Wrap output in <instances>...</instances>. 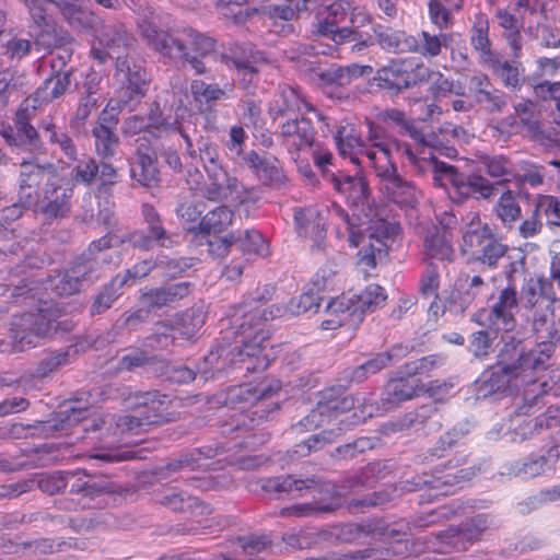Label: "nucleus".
<instances>
[{"mask_svg": "<svg viewBox=\"0 0 560 560\" xmlns=\"http://www.w3.org/2000/svg\"><path fill=\"white\" fill-rule=\"evenodd\" d=\"M142 213L147 229L135 231L128 235V241L132 246L142 250H150L154 247H172L173 238L164 228L156 210L150 205H144Z\"/></svg>", "mask_w": 560, "mask_h": 560, "instance_id": "1a4fd4ad", "label": "nucleus"}, {"mask_svg": "<svg viewBox=\"0 0 560 560\" xmlns=\"http://www.w3.org/2000/svg\"><path fill=\"white\" fill-rule=\"evenodd\" d=\"M375 174L381 179L383 189L390 200L405 206L416 201L415 186L398 174L396 165L385 167Z\"/></svg>", "mask_w": 560, "mask_h": 560, "instance_id": "f3484780", "label": "nucleus"}, {"mask_svg": "<svg viewBox=\"0 0 560 560\" xmlns=\"http://www.w3.org/2000/svg\"><path fill=\"white\" fill-rule=\"evenodd\" d=\"M500 341L497 362L483 374L479 386L485 397L536 385L535 374L548 364L549 346L527 348L523 339L511 335L502 336Z\"/></svg>", "mask_w": 560, "mask_h": 560, "instance_id": "f257e3e1", "label": "nucleus"}, {"mask_svg": "<svg viewBox=\"0 0 560 560\" xmlns=\"http://www.w3.org/2000/svg\"><path fill=\"white\" fill-rule=\"evenodd\" d=\"M517 308V291L514 284L501 289L491 307H481L471 315V322L481 327L469 336L468 352L485 361L493 352L498 331H512L516 325L513 310Z\"/></svg>", "mask_w": 560, "mask_h": 560, "instance_id": "f03ea898", "label": "nucleus"}, {"mask_svg": "<svg viewBox=\"0 0 560 560\" xmlns=\"http://www.w3.org/2000/svg\"><path fill=\"white\" fill-rule=\"evenodd\" d=\"M130 175L141 186L154 187L160 180L156 159L148 149L138 148L130 162Z\"/></svg>", "mask_w": 560, "mask_h": 560, "instance_id": "4be33fe9", "label": "nucleus"}, {"mask_svg": "<svg viewBox=\"0 0 560 560\" xmlns=\"http://www.w3.org/2000/svg\"><path fill=\"white\" fill-rule=\"evenodd\" d=\"M424 254L431 259L452 261L454 249L450 236L445 232L428 235L424 240Z\"/></svg>", "mask_w": 560, "mask_h": 560, "instance_id": "8fccbe9b", "label": "nucleus"}, {"mask_svg": "<svg viewBox=\"0 0 560 560\" xmlns=\"http://www.w3.org/2000/svg\"><path fill=\"white\" fill-rule=\"evenodd\" d=\"M372 82L389 95H398L408 90V80L406 79L405 63L401 61H390L389 65L376 71Z\"/></svg>", "mask_w": 560, "mask_h": 560, "instance_id": "aec40b11", "label": "nucleus"}, {"mask_svg": "<svg viewBox=\"0 0 560 560\" xmlns=\"http://www.w3.org/2000/svg\"><path fill=\"white\" fill-rule=\"evenodd\" d=\"M518 198V192L506 189L493 206V213L505 229H513L523 217Z\"/></svg>", "mask_w": 560, "mask_h": 560, "instance_id": "c756f323", "label": "nucleus"}, {"mask_svg": "<svg viewBox=\"0 0 560 560\" xmlns=\"http://www.w3.org/2000/svg\"><path fill=\"white\" fill-rule=\"evenodd\" d=\"M46 174H56L54 164L40 165L31 161L22 162L20 165L19 195L30 194V200L32 201Z\"/></svg>", "mask_w": 560, "mask_h": 560, "instance_id": "b1692460", "label": "nucleus"}, {"mask_svg": "<svg viewBox=\"0 0 560 560\" xmlns=\"http://www.w3.org/2000/svg\"><path fill=\"white\" fill-rule=\"evenodd\" d=\"M69 0L66 4H62L61 14L68 21V23L79 30H92L94 33L97 27L102 24V19L95 15L91 11L83 10L80 7L74 5Z\"/></svg>", "mask_w": 560, "mask_h": 560, "instance_id": "49530a36", "label": "nucleus"}, {"mask_svg": "<svg viewBox=\"0 0 560 560\" xmlns=\"http://www.w3.org/2000/svg\"><path fill=\"white\" fill-rule=\"evenodd\" d=\"M429 549L438 553L460 552L468 549L459 526H448L435 534L430 540Z\"/></svg>", "mask_w": 560, "mask_h": 560, "instance_id": "72a5a7b5", "label": "nucleus"}, {"mask_svg": "<svg viewBox=\"0 0 560 560\" xmlns=\"http://www.w3.org/2000/svg\"><path fill=\"white\" fill-rule=\"evenodd\" d=\"M319 401L332 421H337L339 416L353 409L359 399L353 395H345L343 388L337 386L322 390Z\"/></svg>", "mask_w": 560, "mask_h": 560, "instance_id": "c85d7f7f", "label": "nucleus"}, {"mask_svg": "<svg viewBox=\"0 0 560 560\" xmlns=\"http://www.w3.org/2000/svg\"><path fill=\"white\" fill-rule=\"evenodd\" d=\"M98 262L95 258L79 257L69 268L58 271L49 278L50 289L59 296L79 293L84 284L97 279Z\"/></svg>", "mask_w": 560, "mask_h": 560, "instance_id": "423d86ee", "label": "nucleus"}, {"mask_svg": "<svg viewBox=\"0 0 560 560\" xmlns=\"http://www.w3.org/2000/svg\"><path fill=\"white\" fill-rule=\"evenodd\" d=\"M326 311L330 317L322 322V327L327 330L348 325L349 317L354 314L343 298L329 302Z\"/></svg>", "mask_w": 560, "mask_h": 560, "instance_id": "3c124183", "label": "nucleus"}, {"mask_svg": "<svg viewBox=\"0 0 560 560\" xmlns=\"http://www.w3.org/2000/svg\"><path fill=\"white\" fill-rule=\"evenodd\" d=\"M557 301V291L552 282L547 278L530 277L523 284L517 303L521 302L525 308L534 310L548 304H555Z\"/></svg>", "mask_w": 560, "mask_h": 560, "instance_id": "dca6fc26", "label": "nucleus"}, {"mask_svg": "<svg viewBox=\"0 0 560 560\" xmlns=\"http://www.w3.org/2000/svg\"><path fill=\"white\" fill-rule=\"evenodd\" d=\"M232 54L231 61L242 75L241 83L246 88V84L252 82V79L258 72L256 67L257 52L250 46L235 45Z\"/></svg>", "mask_w": 560, "mask_h": 560, "instance_id": "4c0bfd02", "label": "nucleus"}, {"mask_svg": "<svg viewBox=\"0 0 560 560\" xmlns=\"http://www.w3.org/2000/svg\"><path fill=\"white\" fill-rule=\"evenodd\" d=\"M327 182L332 185L335 190L346 196L354 205L363 202L368 198V183L360 176H350L342 172L328 173Z\"/></svg>", "mask_w": 560, "mask_h": 560, "instance_id": "393cba45", "label": "nucleus"}, {"mask_svg": "<svg viewBox=\"0 0 560 560\" xmlns=\"http://www.w3.org/2000/svg\"><path fill=\"white\" fill-rule=\"evenodd\" d=\"M205 315L200 310H188L177 322V331L185 339H191L203 326Z\"/></svg>", "mask_w": 560, "mask_h": 560, "instance_id": "e2e57ef3", "label": "nucleus"}, {"mask_svg": "<svg viewBox=\"0 0 560 560\" xmlns=\"http://www.w3.org/2000/svg\"><path fill=\"white\" fill-rule=\"evenodd\" d=\"M475 102L490 114L501 113L508 105V95L492 86L488 91L479 93Z\"/></svg>", "mask_w": 560, "mask_h": 560, "instance_id": "774afa93", "label": "nucleus"}, {"mask_svg": "<svg viewBox=\"0 0 560 560\" xmlns=\"http://www.w3.org/2000/svg\"><path fill=\"white\" fill-rule=\"evenodd\" d=\"M207 178L196 168L188 171L186 184L196 195L214 202H231L236 197L238 179L223 167H214Z\"/></svg>", "mask_w": 560, "mask_h": 560, "instance_id": "39448f33", "label": "nucleus"}, {"mask_svg": "<svg viewBox=\"0 0 560 560\" xmlns=\"http://www.w3.org/2000/svg\"><path fill=\"white\" fill-rule=\"evenodd\" d=\"M329 486L330 483L320 477L295 479L292 476H287L269 480L268 485L262 487V490H311L313 488L327 490Z\"/></svg>", "mask_w": 560, "mask_h": 560, "instance_id": "37998d69", "label": "nucleus"}, {"mask_svg": "<svg viewBox=\"0 0 560 560\" xmlns=\"http://www.w3.org/2000/svg\"><path fill=\"white\" fill-rule=\"evenodd\" d=\"M456 11L434 0H428V14L431 23L440 31L448 30L454 24L453 14Z\"/></svg>", "mask_w": 560, "mask_h": 560, "instance_id": "338daca9", "label": "nucleus"}, {"mask_svg": "<svg viewBox=\"0 0 560 560\" xmlns=\"http://www.w3.org/2000/svg\"><path fill=\"white\" fill-rule=\"evenodd\" d=\"M233 84H225L220 88L217 83H206L203 80H192L190 84V93L196 104L200 107L205 103L210 105L213 102L225 100L228 92L233 91Z\"/></svg>", "mask_w": 560, "mask_h": 560, "instance_id": "ea45409f", "label": "nucleus"}, {"mask_svg": "<svg viewBox=\"0 0 560 560\" xmlns=\"http://www.w3.org/2000/svg\"><path fill=\"white\" fill-rule=\"evenodd\" d=\"M138 28L147 43L164 57L185 56L183 43L178 36L159 28L153 13L144 15L138 21Z\"/></svg>", "mask_w": 560, "mask_h": 560, "instance_id": "ddd939ff", "label": "nucleus"}, {"mask_svg": "<svg viewBox=\"0 0 560 560\" xmlns=\"http://www.w3.org/2000/svg\"><path fill=\"white\" fill-rule=\"evenodd\" d=\"M162 504L173 511L188 513L194 518L209 515L212 512L209 504L203 503L190 492H172L164 498Z\"/></svg>", "mask_w": 560, "mask_h": 560, "instance_id": "473e14b6", "label": "nucleus"}, {"mask_svg": "<svg viewBox=\"0 0 560 560\" xmlns=\"http://www.w3.org/2000/svg\"><path fill=\"white\" fill-rule=\"evenodd\" d=\"M402 153L408 159L417 173L423 175L428 172L433 174V180L436 185L446 187L450 179L448 172H453L454 166L436 160L431 152L428 156L424 150L419 153L413 152L409 144L402 145Z\"/></svg>", "mask_w": 560, "mask_h": 560, "instance_id": "2eb2a0df", "label": "nucleus"}, {"mask_svg": "<svg viewBox=\"0 0 560 560\" xmlns=\"http://www.w3.org/2000/svg\"><path fill=\"white\" fill-rule=\"evenodd\" d=\"M296 233L313 241L312 249L322 250L326 240V219L314 207L298 209L294 213Z\"/></svg>", "mask_w": 560, "mask_h": 560, "instance_id": "4468645a", "label": "nucleus"}, {"mask_svg": "<svg viewBox=\"0 0 560 560\" xmlns=\"http://www.w3.org/2000/svg\"><path fill=\"white\" fill-rule=\"evenodd\" d=\"M65 315V308L54 302H44L36 313H25L19 317L15 325L20 328L14 334V339L19 349L24 351L36 346L35 338H45L52 330L62 328L68 331L71 329L68 322H58Z\"/></svg>", "mask_w": 560, "mask_h": 560, "instance_id": "20e7f679", "label": "nucleus"}, {"mask_svg": "<svg viewBox=\"0 0 560 560\" xmlns=\"http://www.w3.org/2000/svg\"><path fill=\"white\" fill-rule=\"evenodd\" d=\"M490 525L491 522L487 514H477L460 523L458 526L462 530L464 540L469 548L482 538Z\"/></svg>", "mask_w": 560, "mask_h": 560, "instance_id": "864d4df0", "label": "nucleus"}, {"mask_svg": "<svg viewBox=\"0 0 560 560\" xmlns=\"http://www.w3.org/2000/svg\"><path fill=\"white\" fill-rule=\"evenodd\" d=\"M302 100L291 88H283L269 106V115L273 120L300 110Z\"/></svg>", "mask_w": 560, "mask_h": 560, "instance_id": "09e8293b", "label": "nucleus"}, {"mask_svg": "<svg viewBox=\"0 0 560 560\" xmlns=\"http://www.w3.org/2000/svg\"><path fill=\"white\" fill-rule=\"evenodd\" d=\"M54 72L35 92L43 103H49L61 97L71 85V68L67 70L59 69Z\"/></svg>", "mask_w": 560, "mask_h": 560, "instance_id": "f704fd0d", "label": "nucleus"}, {"mask_svg": "<svg viewBox=\"0 0 560 560\" xmlns=\"http://www.w3.org/2000/svg\"><path fill=\"white\" fill-rule=\"evenodd\" d=\"M508 250V245L502 243L494 233L472 256H470V258H468V261L479 262L485 267L494 269L497 268L499 260L506 255Z\"/></svg>", "mask_w": 560, "mask_h": 560, "instance_id": "c9c22d12", "label": "nucleus"}, {"mask_svg": "<svg viewBox=\"0 0 560 560\" xmlns=\"http://www.w3.org/2000/svg\"><path fill=\"white\" fill-rule=\"evenodd\" d=\"M500 79L503 85L511 90H518L522 86V73L517 65L502 60L497 54L485 63Z\"/></svg>", "mask_w": 560, "mask_h": 560, "instance_id": "a19ab883", "label": "nucleus"}, {"mask_svg": "<svg viewBox=\"0 0 560 560\" xmlns=\"http://www.w3.org/2000/svg\"><path fill=\"white\" fill-rule=\"evenodd\" d=\"M178 38L183 43L185 56L170 57V59L188 63L197 75L207 74L209 68L203 59L215 52V40L192 28L184 30Z\"/></svg>", "mask_w": 560, "mask_h": 560, "instance_id": "6e6552de", "label": "nucleus"}, {"mask_svg": "<svg viewBox=\"0 0 560 560\" xmlns=\"http://www.w3.org/2000/svg\"><path fill=\"white\" fill-rule=\"evenodd\" d=\"M189 282L171 283L143 292L139 298V302L141 305L148 306L153 312L184 299L189 295Z\"/></svg>", "mask_w": 560, "mask_h": 560, "instance_id": "a211bd4d", "label": "nucleus"}, {"mask_svg": "<svg viewBox=\"0 0 560 560\" xmlns=\"http://www.w3.org/2000/svg\"><path fill=\"white\" fill-rule=\"evenodd\" d=\"M116 69L118 73H122L126 78L127 92L130 98L142 97L147 91V72L136 63L130 62L127 57L116 56Z\"/></svg>", "mask_w": 560, "mask_h": 560, "instance_id": "7c9ffc66", "label": "nucleus"}, {"mask_svg": "<svg viewBox=\"0 0 560 560\" xmlns=\"http://www.w3.org/2000/svg\"><path fill=\"white\" fill-rule=\"evenodd\" d=\"M373 68L369 65H350L329 69L320 74L322 80L327 85L345 86L352 82L353 79L370 75Z\"/></svg>", "mask_w": 560, "mask_h": 560, "instance_id": "e433bc0d", "label": "nucleus"}, {"mask_svg": "<svg viewBox=\"0 0 560 560\" xmlns=\"http://www.w3.org/2000/svg\"><path fill=\"white\" fill-rule=\"evenodd\" d=\"M325 497L307 503L293 504L280 510L282 517H303L337 510L341 504L340 492H325Z\"/></svg>", "mask_w": 560, "mask_h": 560, "instance_id": "a878e982", "label": "nucleus"}, {"mask_svg": "<svg viewBox=\"0 0 560 560\" xmlns=\"http://www.w3.org/2000/svg\"><path fill=\"white\" fill-rule=\"evenodd\" d=\"M448 38L450 36L443 33L433 35L428 31H422L419 40L410 37L408 49L415 50L423 57H436L441 54L442 48L446 47Z\"/></svg>", "mask_w": 560, "mask_h": 560, "instance_id": "de8ad7c7", "label": "nucleus"}, {"mask_svg": "<svg viewBox=\"0 0 560 560\" xmlns=\"http://www.w3.org/2000/svg\"><path fill=\"white\" fill-rule=\"evenodd\" d=\"M319 308L318 299L313 293H304L293 298L284 306H271L269 311L270 318L282 316H299L306 312H317Z\"/></svg>", "mask_w": 560, "mask_h": 560, "instance_id": "58836bf2", "label": "nucleus"}, {"mask_svg": "<svg viewBox=\"0 0 560 560\" xmlns=\"http://www.w3.org/2000/svg\"><path fill=\"white\" fill-rule=\"evenodd\" d=\"M418 393L419 385L409 376L390 380L385 386L386 397L384 401L392 406H397L402 401L413 398Z\"/></svg>", "mask_w": 560, "mask_h": 560, "instance_id": "c03bdc74", "label": "nucleus"}, {"mask_svg": "<svg viewBox=\"0 0 560 560\" xmlns=\"http://www.w3.org/2000/svg\"><path fill=\"white\" fill-rule=\"evenodd\" d=\"M67 487V482L60 472L52 475L38 474L28 479L24 483L23 490H62Z\"/></svg>", "mask_w": 560, "mask_h": 560, "instance_id": "0e129e2a", "label": "nucleus"}, {"mask_svg": "<svg viewBox=\"0 0 560 560\" xmlns=\"http://www.w3.org/2000/svg\"><path fill=\"white\" fill-rule=\"evenodd\" d=\"M279 136L295 162L300 159L301 152L312 148L315 142L313 124L303 116L284 121L280 126Z\"/></svg>", "mask_w": 560, "mask_h": 560, "instance_id": "f8f14e48", "label": "nucleus"}, {"mask_svg": "<svg viewBox=\"0 0 560 560\" xmlns=\"http://www.w3.org/2000/svg\"><path fill=\"white\" fill-rule=\"evenodd\" d=\"M497 18L499 20V25L509 32L505 37L513 49V56L518 57L522 48L520 35V28L522 27L521 21L504 10H499Z\"/></svg>", "mask_w": 560, "mask_h": 560, "instance_id": "6e6d98bb", "label": "nucleus"}, {"mask_svg": "<svg viewBox=\"0 0 560 560\" xmlns=\"http://www.w3.org/2000/svg\"><path fill=\"white\" fill-rule=\"evenodd\" d=\"M39 128L46 133L48 141L51 144H57L69 161L72 162L77 160L78 152L73 140L68 133L57 127L54 118L48 117L43 119L39 124Z\"/></svg>", "mask_w": 560, "mask_h": 560, "instance_id": "79ce46f5", "label": "nucleus"}, {"mask_svg": "<svg viewBox=\"0 0 560 560\" xmlns=\"http://www.w3.org/2000/svg\"><path fill=\"white\" fill-rule=\"evenodd\" d=\"M335 141L341 155L349 156L353 163H359V155L365 143L352 124L340 125L335 133Z\"/></svg>", "mask_w": 560, "mask_h": 560, "instance_id": "2f4dec72", "label": "nucleus"}, {"mask_svg": "<svg viewBox=\"0 0 560 560\" xmlns=\"http://www.w3.org/2000/svg\"><path fill=\"white\" fill-rule=\"evenodd\" d=\"M448 175L447 185L454 188L457 196L456 202L462 203L468 198L491 200L497 195V185L480 174H463L454 167Z\"/></svg>", "mask_w": 560, "mask_h": 560, "instance_id": "9b49d317", "label": "nucleus"}, {"mask_svg": "<svg viewBox=\"0 0 560 560\" xmlns=\"http://www.w3.org/2000/svg\"><path fill=\"white\" fill-rule=\"evenodd\" d=\"M402 145L397 140L389 137L383 138L381 141H375L370 145L361 149V156H364L370 166H372L375 173L381 172L385 167L395 165L392 153L394 150L402 151Z\"/></svg>", "mask_w": 560, "mask_h": 560, "instance_id": "5701e85b", "label": "nucleus"}, {"mask_svg": "<svg viewBox=\"0 0 560 560\" xmlns=\"http://www.w3.org/2000/svg\"><path fill=\"white\" fill-rule=\"evenodd\" d=\"M73 185L61 179L47 182L37 200L38 211L48 221L68 218L72 209Z\"/></svg>", "mask_w": 560, "mask_h": 560, "instance_id": "0eeeda50", "label": "nucleus"}, {"mask_svg": "<svg viewBox=\"0 0 560 560\" xmlns=\"http://www.w3.org/2000/svg\"><path fill=\"white\" fill-rule=\"evenodd\" d=\"M243 163L252 168L264 185L273 186L283 182V174L277 159L261 158L252 150L243 156Z\"/></svg>", "mask_w": 560, "mask_h": 560, "instance_id": "bb28decb", "label": "nucleus"}, {"mask_svg": "<svg viewBox=\"0 0 560 560\" xmlns=\"http://www.w3.org/2000/svg\"><path fill=\"white\" fill-rule=\"evenodd\" d=\"M357 299L358 305L352 310L353 313L358 308L362 312H373L385 303L387 295L381 285L373 283L357 295Z\"/></svg>", "mask_w": 560, "mask_h": 560, "instance_id": "bf43d9fd", "label": "nucleus"}, {"mask_svg": "<svg viewBox=\"0 0 560 560\" xmlns=\"http://www.w3.org/2000/svg\"><path fill=\"white\" fill-rule=\"evenodd\" d=\"M92 135L95 139V149L97 154L103 159L113 158L119 144V138L115 133V130L93 128Z\"/></svg>", "mask_w": 560, "mask_h": 560, "instance_id": "052dcab7", "label": "nucleus"}, {"mask_svg": "<svg viewBox=\"0 0 560 560\" xmlns=\"http://www.w3.org/2000/svg\"><path fill=\"white\" fill-rule=\"evenodd\" d=\"M399 231L397 224L388 223L380 220L371 228L370 234L364 238L362 248L359 252V260L361 264L374 268L382 262L388 250L387 240Z\"/></svg>", "mask_w": 560, "mask_h": 560, "instance_id": "9d476101", "label": "nucleus"}, {"mask_svg": "<svg viewBox=\"0 0 560 560\" xmlns=\"http://www.w3.org/2000/svg\"><path fill=\"white\" fill-rule=\"evenodd\" d=\"M233 213L226 206H220L208 212L200 221L199 228L203 233H221L232 222Z\"/></svg>", "mask_w": 560, "mask_h": 560, "instance_id": "603ef678", "label": "nucleus"}, {"mask_svg": "<svg viewBox=\"0 0 560 560\" xmlns=\"http://www.w3.org/2000/svg\"><path fill=\"white\" fill-rule=\"evenodd\" d=\"M73 42L69 33L61 31L60 34H58L57 46L52 52L51 59V68L54 71L59 69L67 70V63L71 60L73 54L71 48Z\"/></svg>", "mask_w": 560, "mask_h": 560, "instance_id": "680f3d73", "label": "nucleus"}, {"mask_svg": "<svg viewBox=\"0 0 560 560\" xmlns=\"http://www.w3.org/2000/svg\"><path fill=\"white\" fill-rule=\"evenodd\" d=\"M470 43L480 54V58L483 63L497 55L491 50V42L489 39V22L482 14L476 16L471 28Z\"/></svg>", "mask_w": 560, "mask_h": 560, "instance_id": "a18cd8bd", "label": "nucleus"}, {"mask_svg": "<svg viewBox=\"0 0 560 560\" xmlns=\"http://www.w3.org/2000/svg\"><path fill=\"white\" fill-rule=\"evenodd\" d=\"M281 388L280 381H262L257 385L245 384L229 392V400L233 405H254L262 399H268Z\"/></svg>", "mask_w": 560, "mask_h": 560, "instance_id": "6ab92c4d", "label": "nucleus"}, {"mask_svg": "<svg viewBox=\"0 0 560 560\" xmlns=\"http://www.w3.org/2000/svg\"><path fill=\"white\" fill-rule=\"evenodd\" d=\"M308 4L318 5V13H327L326 22L338 23L342 21L347 14V12L351 9V3L348 0H303V5L305 8Z\"/></svg>", "mask_w": 560, "mask_h": 560, "instance_id": "5fc2aeb1", "label": "nucleus"}, {"mask_svg": "<svg viewBox=\"0 0 560 560\" xmlns=\"http://www.w3.org/2000/svg\"><path fill=\"white\" fill-rule=\"evenodd\" d=\"M392 358V351L376 354L371 360L353 369L351 373V381L358 383L363 382L370 375H374L386 368L390 363Z\"/></svg>", "mask_w": 560, "mask_h": 560, "instance_id": "13d9d810", "label": "nucleus"}, {"mask_svg": "<svg viewBox=\"0 0 560 560\" xmlns=\"http://www.w3.org/2000/svg\"><path fill=\"white\" fill-rule=\"evenodd\" d=\"M95 36L102 47L119 54V49H128L133 46L136 39L125 30L120 23L102 24L95 31Z\"/></svg>", "mask_w": 560, "mask_h": 560, "instance_id": "cd10ccee", "label": "nucleus"}, {"mask_svg": "<svg viewBox=\"0 0 560 560\" xmlns=\"http://www.w3.org/2000/svg\"><path fill=\"white\" fill-rule=\"evenodd\" d=\"M267 319L265 312H259L247 301L234 306L230 325L234 330L233 334L243 345L235 359L241 370L257 372L266 370L269 365L267 355L262 354L268 342V335L264 330V322Z\"/></svg>", "mask_w": 560, "mask_h": 560, "instance_id": "7ed1b4c3", "label": "nucleus"}, {"mask_svg": "<svg viewBox=\"0 0 560 560\" xmlns=\"http://www.w3.org/2000/svg\"><path fill=\"white\" fill-rule=\"evenodd\" d=\"M232 234L235 253L262 254L265 241L259 232L246 230L237 234Z\"/></svg>", "mask_w": 560, "mask_h": 560, "instance_id": "4d7b16f0", "label": "nucleus"}, {"mask_svg": "<svg viewBox=\"0 0 560 560\" xmlns=\"http://www.w3.org/2000/svg\"><path fill=\"white\" fill-rule=\"evenodd\" d=\"M20 145H25L31 152L43 154L45 147L38 131L30 122H14Z\"/></svg>", "mask_w": 560, "mask_h": 560, "instance_id": "69168bd1", "label": "nucleus"}, {"mask_svg": "<svg viewBox=\"0 0 560 560\" xmlns=\"http://www.w3.org/2000/svg\"><path fill=\"white\" fill-rule=\"evenodd\" d=\"M494 234L493 229L482 222L479 213H474L462 234L460 253L470 258L487 240Z\"/></svg>", "mask_w": 560, "mask_h": 560, "instance_id": "412c9836", "label": "nucleus"}]
</instances>
